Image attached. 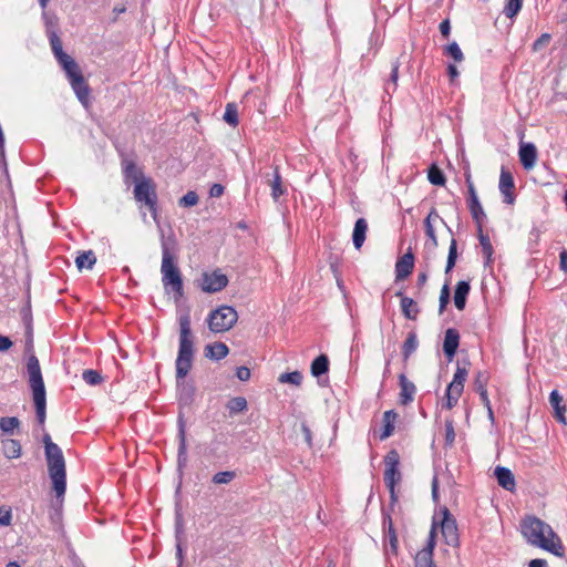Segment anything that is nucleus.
Wrapping results in <instances>:
<instances>
[{"mask_svg": "<svg viewBox=\"0 0 567 567\" xmlns=\"http://www.w3.org/2000/svg\"><path fill=\"white\" fill-rule=\"evenodd\" d=\"M179 338L178 353L175 362L179 401L187 405L194 401L195 386L184 379L189 373L194 360V336L190 328V316L185 312L178 318Z\"/></svg>", "mask_w": 567, "mask_h": 567, "instance_id": "obj_1", "label": "nucleus"}, {"mask_svg": "<svg viewBox=\"0 0 567 567\" xmlns=\"http://www.w3.org/2000/svg\"><path fill=\"white\" fill-rule=\"evenodd\" d=\"M162 282L166 293H174L175 301L184 297L182 272L177 266L176 240L173 236L162 237Z\"/></svg>", "mask_w": 567, "mask_h": 567, "instance_id": "obj_2", "label": "nucleus"}, {"mask_svg": "<svg viewBox=\"0 0 567 567\" xmlns=\"http://www.w3.org/2000/svg\"><path fill=\"white\" fill-rule=\"evenodd\" d=\"M520 528L528 544L547 550L557 557H564V545L548 524L535 516H528L523 519Z\"/></svg>", "mask_w": 567, "mask_h": 567, "instance_id": "obj_3", "label": "nucleus"}, {"mask_svg": "<svg viewBox=\"0 0 567 567\" xmlns=\"http://www.w3.org/2000/svg\"><path fill=\"white\" fill-rule=\"evenodd\" d=\"M43 443L52 488L56 499L62 501L66 491L65 460L62 450L51 441V436L48 433L43 436Z\"/></svg>", "mask_w": 567, "mask_h": 567, "instance_id": "obj_4", "label": "nucleus"}, {"mask_svg": "<svg viewBox=\"0 0 567 567\" xmlns=\"http://www.w3.org/2000/svg\"><path fill=\"white\" fill-rule=\"evenodd\" d=\"M27 373L29 379V385L32 391L37 420L41 425H43L47 416L45 386L39 360L34 354L28 358Z\"/></svg>", "mask_w": 567, "mask_h": 567, "instance_id": "obj_5", "label": "nucleus"}, {"mask_svg": "<svg viewBox=\"0 0 567 567\" xmlns=\"http://www.w3.org/2000/svg\"><path fill=\"white\" fill-rule=\"evenodd\" d=\"M238 320L237 311L230 306H220L207 318L208 328L215 333L230 330Z\"/></svg>", "mask_w": 567, "mask_h": 567, "instance_id": "obj_6", "label": "nucleus"}, {"mask_svg": "<svg viewBox=\"0 0 567 567\" xmlns=\"http://www.w3.org/2000/svg\"><path fill=\"white\" fill-rule=\"evenodd\" d=\"M384 475L383 480L385 486L389 489L391 503L394 504L398 502V496L395 493V485L401 481V472L399 471L400 465V455L396 450H391L384 456Z\"/></svg>", "mask_w": 567, "mask_h": 567, "instance_id": "obj_7", "label": "nucleus"}, {"mask_svg": "<svg viewBox=\"0 0 567 567\" xmlns=\"http://www.w3.org/2000/svg\"><path fill=\"white\" fill-rule=\"evenodd\" d=\"M134 198L138 203H144L151 210L153 219L157 220V194L151 178L138 182L134 186Z\"/></svg>", "mask_w": 567, "mask_h": 567, "instance_id": "obj_8", "label": "nucleus"}, {"mask_svg": "<svg viewBox=\"0 0 567 567\" xmlns=\"http://www.w3.org/2000/svg\"><path fill=\"white\" fill-rule=\"evenodd\" d=\"M228 285V278L219 269L212 272H203L198 286L204 292L215 293L221 291Z\"/></svg>", "mask_w": 567, "mask_h": 567, "instance_id": "obj_9", "label": "nucleus"}, {"mask_svg": "<svg viewBox=\"0 0 567 567\" xmlns=\"http://www.w3.org/2000/svg\"><path fill=\"white\" fill-rule=\"evenodd\" d=\"M441 533L444 537L445 543L451 547L458 546V533L456 520L452 517L446 507H443L441 509Z\"/></svg>", "mask_w": 567, "mask_h": 567, "instance_id": "obj_10", "label": "nucleus"}, {"mask_svg": "<svg viewBox=\"0 0 567 567\" xmlns=\"http://www.w3.org/2000/svg\"><path fill=\"white\" fill-rule=\"evenodd\" d=\"M514 187L515 185L512 173L505 167H502L499 176V192L503 194L504 202L507 204H513L514 202Z\"/></svg>", "mask_w": 567, "mask_h": 567, "instance_id": "obj_11", "label": "nucleus"}, {"mask_svg": "<svg viewBox=\"0 0 567 567\" xmlns=\"http://www.w3.org/2000/svg\"><path fill=\"white\" fill-rule=\"evenodd\" d=\"M460 344V333L454 328H449L445 331L443 341V352L449 361H452Z\"/></svg>", "mask_w": 567, "mask_h": 567, "instance_id": "obj_12", "label": "nucleus"}, {"mask_svg": "<svg viewBox=\"0 0 567 567\" xmlns=\"http://www.w3.org/2000/svg\"><path fill=\"white\" fill-rule=\"evenodd\" d=\"M122 171L124 176L125 184L134 183V186L137 185L138 182L145 181L148 177H145L141 168L136 166L133 161L123 159L122 162Z\"/></svg>", "mask_w": 567, "mask_h": 567, "instance_id": "obj_13", "label": "nucleus"}, {"mask_svg": "<svg viewBox=\"0 0 567 567\" xmlns=\"http://www.w3.org/2000/svg\"><path fill=\"white\" fill-rule=\"evenodd\" d=\"M47 34H48L54 58L58 60V59L62 58L63 55H65L66 53L63 51L62 41L56 32V25L50 20L47 21Z\"/></svg>", "mask_w": 567, "mask_h": 567, "instance_id": "obj_14", "label": "nucleus"}, {"mask_svg": "<svg viewBox=\"0 0 567 567\" xmlns=\"http://www.w3.org/2000/svg\"><path fill=\"white\" fill-rule=\"evenodd\" d=\"M414 267V257L411 252L404 254L395 264V279L402 280L409 277Z\"/></svg>", "mask_w": 567, "mask_h": 567, "instance_id": "obj_15", "label": "nucleus"}, {"mask_svg": "<svg viewBox=\"0 0 567 567\" xmlns=\"http://www.w3.org/2000/svg\"><path fill=\"white\" fill-rule=\"evenodd\" d=\"M519 161L525 169L534 167L537 158V150L533 143L522 144L518 151Z\"/></svg>", "mask_w": 567, "mask_h": 567, "instance_id": "obj_16", "label": "nucleus"}, {"mask_svg": "<svg viewBox=\"0 0 567 567\" xmlns=\"http://www.w3.org/2000/svg\"><path fill=\"white\" fill-rule=\"evenodd\" d=\"M399 385H400V402L402 405L410 404L416 391V388L413 382L409 381L404 374L399 375Z\"/></svg>", "mask_w": 567, "mask_h": 567, "instance_id": "obj_17", "label": "nucleus"}, {"mask_svg": "<svg viewBox=\"0 0 567 567\" xmlns=\"http://www.w3.org/2000/svg\"><path fill=\"white\" fill-rule=\"evenodd\" d=\"M549 403L555 411V417L563 424H567L565 413L567 411L566 405L563 403V396L557 390H553L549 394Z\"/></svg>", "mask_w": 567, "mask_h": 567, "instance_id": "obj_18", "label": "nucleus"}, {"mask_svg": "<svg viewBox=\"0 0 567 567\" xmlns=\"http://www.w3.org/2000/svg\"><path fill=\"white\" fill-rule=\"evenodd\" d=\"M395 296L401 298L400 305L403 316L409 320H415L420 312L416 302L412 298L403 296L402 291H398Z\"/></svg>", "mask_w": 567, "mask_h": 567, "instance_id": "obj_19", "label": "nucleus"}, {"mask_svg": "<svg viewBox=\"0 0 567 567\" xmlns=\"http://www.w3.org/2000/svg\"><path fill=\"white\" fill-rule=\"evenodd\" d=\"M495 477L499 486L506 491H513L515 488V477L511 470L504 466H497L495 468Z\"/></svg>", "mask_w": 567, "mask_h": 567, "instance_id": "obj_20", "label": "nucleus"}, {"mask_svg": "<svg viewBox=\"0 0 567 567\" xmlns=\"http://www.w3.org/2000/svg\"><path fill=\"white\" fill-rule=\"evenodd\" d=\"M79 101L84 105L90 104V86L86 83L84 76L82 79H74V82L70 83Z\"/></svg>", "mask_w": 567, "mask_h": 567, "instance_id": "obj_21", "label": "nucleus"}, {"mask_svg": "<svg viewBox=\"0 0 567 567\" xmlns=\"http://www.w3.org/2000/svg\"><path fill=\"white\" fill-rule=\"evenodd\" d=\"M467 365H468V362L465 363L464 365H461V364H457L456 367V371L453 375V380L452 382L447 385L450 388L451 391H454L456 394L464 390V383L467 379V375H468V370H467Z\"/></svg>", "mask_w": 567, "mask_h": 567, "instance_id": "obj_22", "label": "nucleus"}, {"mask_svg": "<svg viewBox=\"0 0 567 567\" xmlns=\"http://www.w3.org/2000/svg\"><path fill=\"white\" fill-rule=\"evenodd\" d=\"M368 223L364 218H359L353 227L352 241L355 249H360L365 240Z\"/></svg>", "mask_w": 567, "mask_h": 567, "instance_id": "obj_23", "label": "nucleus"}, {"mask_svg": "<svg viewBox=\"0 0 567 567\" xmlns=\"http://www.w3.org/2000/svg\"><path fill=\"white\" fill-rule=\"evenodd\" d=\"M471 290V286L467 281H458L454 291V305L458 310H463L466 305V298Z\"/></svg>", "mask_w": 567, "mask_h": 567, "instance_id": "obj_24", "label": "nucleus"}, {"mask_svg": "<svg viewBox=\"0 0 567 567\" xmlns=\"http://www.w3.org/2000/svg\"><path fill=\"white\" fill-rule=\"evenodd\" d=\"M228 352V347L223 342L209 343L205 347V357L216 361L224 359Z\"/></svg>", "mask_w": 567, "mask_h": 567, "instance_id": "obj_25", "label": "nucleus"}, {"mask_svg": "<svg viewBox=\"0 0 567 567\" xmlns=\"http://www.w3.org/2000/svg\"><path fill=\"white\" fill-rule=\"evenodd\" d=\"M398 414L393 410L385 411L383 413V429L380 434V440L384 441L390 437L394 432V424L396 421Z\"/></svg>", "mask_w": 567, "mask_h": 567, "instance_id": "obj_26", "label": "nucleus"}, {"mask_svg": "<svg viewBox=\"0 0 567 567\" xmlns=\"http://www.w3.org/2000/svg\"><path fill=\"white\" fill-rule=\"evenodd\" d=\"M419 340L414 331L408 333L406 339L402 346V357L406 361L417 349Z\"/></svg>", "mask_w": 567, "mask_h": 567, "instance_id": "obj_27", "label": "nucleus"}, {"mask_svg": "<svg viewBox=\"0 0 567 567\" xmlns=\"http://www.w3.org/2000/svg\"><path fill=\"white\" fill-rule=\"evenodd\" d=\"M478 239L482 246L483 255L485 257V266H489L493 262L494 249L491 244L489 237L483 234V227L481 228V231H478Z\"/></svg>", "mask_w": 567, "mask_h": 567, "instance_id": "obj_28", "label": "nucleus"}, {"mask_svg": "<svg viewBox=\"0 0 567 567\" xmlns=\"http://www.w3.org/2000/svg\"><path fill=\"white\" fill-rule=\"evenodd\" d=\"M96 262L95 254L92 250L82 251L75 258V265L79 270L84 268L92 269Z\"/></svg>", "mask_w": 567, "mask_h": 567, "instance_id": "obj_29", "label": "nucleus"}, {"mask_svg": "<svg viewBox=\"0 0 567 567\" xmlns=\"http://www.w3.org/2000/svg\"><path fill=\"white\" fill-rule=\"evenodd\" d=\"M2 450L8 458H18L21 455V445L13 439L2 441Z\"/></svg>", "mask_w": 567, "mask_h": 567, "instance_id": "obj_30", "label": "nucleus"}, {"mask_svg": "<svg viewBox=\"0 0 567 567\" xmlns=\"http://www.w3.org/2000/svg\"><path fill=\"white\" fill-rule=\"evenodd\" d=\"M329 370V359L326 354H320L311 363V373L313 377H320Z\"/></svg>", "mask_w": 567, "mask_h": 567, "instance_id": "obj_31", "label": "nucleus"}, {"mask_svg": "<svg viewBox=\"0 0 567 567\" xmlns=\"http://www.w3.org/2000/svg\"><path fill=\"white\" fill-rule=\"evenodd\" d=\"M467 206L471 212L472 218L477 224V231H481V228L483 227V221L486 219V214L484 213V209L480 200L468 203Z\"/></svg>", "mask_w": 567, "mask_h": 567, "instance_id": "obj_32", "label": "nucleus"}, {"mask_svg": "<svg viewBox=\"0 0 567 567\" xmlns=\"http://www.w3.org/2000/svg\"><path fill=\"white\" fill-rule=\"evenodd\" d=\"M414 567H436L433 561L431 549H421L414 558Z\"/></svg>", "mask_w": 567, "mask_h": 567, "instance_id": "obj_33", "label": "nucleus"}, {"mask_svg": "<svg viewBox=\"0 0 567 567\" xmlns=\"http://www.w3.org/2000/svg\"><path fill=\"white\" fill-rule=\"evenodd\" d=\"M269 185L271 187V197L275 200H278V198L285 194V188L282 187V181L278 167L275 168L274 179L269 183Z\"/></svg>", "mask_w": 567, "mask_h": 567, "instance_id": "obj_34", "label": "nucleus"}, {"mask_svg": "<svg viewBox=\"0 0 567 567\" xmlns=\"http://www.w3.org/2000/svg\"><path fill=\"white\" fill-rule=\"evenodd\" d=\"M226 408L230 415L245 412L247 410V400L244 396L233 398L227 402Z\"/></svg>", "mask_w": 567, "mask_h": 567, "instance_id": "obj_35", "label": "nucleus"}, {"mask_svg": "<svg viewBox=\"0 0 567 567\" xmlns=\"http://www.w3.org/2000/svg\"><path fill=\"white\" fill-rule=\"evenodd\" d=\"M178 462H181L182 457L186 460V436H185V423L182 416L178 419Z\"/></svg>", "mask_w": 567, "mask_h": 567, "instance_id": "obj_36", "label": "nucleus"}, {"mask_svg": "<svg viewBox=\"0 0 567 567\" xmlns=\"http://www.w3.org/2000/svg\"><path fill=\"white\" fill-rule=\"evenodd\" d=\"M435 217V218H440L435 208H432L431 212L429 213L427 217L425 218L424 220V226H425V234L426 236L432 240V244H433V247H436L437 246V238H436V235H435V230H434V227L431 223V217Z\"/></svg>", "mask_w": 567, "mask_h": 567, "instance_id": "obj_37", "label": "nucleus"}, {"mask_svg": "<svg viewBox=\"0 0 567 567\" xmlns=\"http://www.w3.org/2000/svg\"><path fill=\"white\" fill-rule=\"evenodd\" d=\"M427 178L435 186H443L446 182L443 172L436 165L430 167Z\"/></svg>", "mask_w": 567, "mask_h": 567, "instance_id": "obj_38", "label": "nucleus"}, {"mask_svg": "<svg viewBox=\"0 0 567 567\" xmlns=\"http://www.w3.org/2000/svg\"><path fill=\"white\" fill-rule=\"evenodd\" d=\"M523 6V0H506L503 13L512 19L518 14Z\"/></svg>", "mask_w": 567, "mask_h": 567, "instance_id": "obj_39", "label": "nucleus"}, {"mask_svg": "<svg viewBox=\"0 0 567 567\" xmlns=\"http://www.w3.org/2000/svg\"><path fill=\"white\" fill-rule=\"evenodd\" d=\"M20 421L16 416L0 419V430L4 433L13 434L14 429H18Z\"/></svg>", "mask_w": 567, "mask_h": 567, "instance_id": "obj_40", "label": "nucleus"}, {"mask_svg": "<svg viewBox=\"0 0 567 567\" xmlns=\"http://www.w3.org/2000/svg\"><path fill=\"white\" fill-rule=\"evenodd\" d=\"M278 381L280 383H290L298 386L301 384L302 374L299 371L281 373Z\"/></svg>", "mask_w": 567, "mask_h": 567, "instance_id": "obj_41", "label": "nucleus"}, {"mask_svg": "<svg viewBox=\"0 0 567 567\" xmlns=\"http://www.w3.org/2000/svg\"><path fill=\"white\" fill-rule=\"evenodd\" d=\"M224 121L231 126L238 124V112L237 106L234 103H228L224 113Z\"/></svg>", "mask_w": 567, "mask_h": 567, "instance_id": "obj_42", "label": "nucleus"}, {"mask_svg": "<svg viewBox=\"0 0 567 567\" xmlns=\"http://www.w3.org/2000/svg\"><path fill=\"white\" fill-rule=\"evenodd\" d=\"M82 379L89 385H97L103 381L101 373L92 369L84 370L82 373Z\"/></svg>", "mask_w": 567, "mask_h": 567, "instance_id": "obj_43", "label": "nucleus"}, {"mask_svg": "<svg viewBox=\"0 0 567 567\" xmlns=\"http://www.w3.org/2000/svg\"><path fill=\"white\" fill-rule=\"evenodd\" d=\"M236 477V472L234 471H223L216 473L212 482L216 485L229 484Z\"/></svg>", "mask_w": 567, "mask_h": 567, "instance_id": "obj_44", "label": "nucleus"}, {"mask_svg": "<svg viewBox=\"0 0 567 567\" xmlns=\"http://www.w3.org/2000/svg\"><path fill=\"white\" fill-rule=\"evenodd\" d=\"M56 61L65 72V75L70 74L73 71H76V69L80 68L79 64L74 61V59L71 58L69 54L63 55Z\"/></svg>", "mask_w": 567, "mask_h": 567, "instance_id": "obj_45", "label": "nucleus"}, {"mask_svg": "<svg viewBox=\"0 0 567 567\" xmlns=\"http://www.w3.org/2000/svg\"><path fill=\"white\" fill-rule=\"evenodd\" d=\"M386 523H388L386 537L389 539V544L391 546L392 551L395 553L398 549V537H396V534H395V530H394V527L392 524V519L390 516H388L384 519V526L386 525Z\"/></svg>", "mask_w": 567, "mask_h": 567, "instance_id": "obj_46", "label": "nucleus"}, {"mask_svg": "<svg viewBox=\"0 0 567 567\" xmlns=\"http://www.w3.org/2000/svg\"><path fill=\"white\" fill-rule=\"evenodd\" d=\"M456 249H457L456 240L452 239L450 248H449V256H447L445 272L451 271L453 269V267L455 266V261L457 258Z\"/></svg>", "mask_w": 567, "mask_h": 567, "instance_id": "obj_47", "label": "nucleus"}, {"mask_svg": "<svg viewBox=\"0 0 567 567\" xmlns=\"http://www.w3.org/2000/svg\"><path fill=\"white\" fill-rule=\"evenodd\" d=\"M445 53L450 55L455 62H462L464 60L463 52L456 42L450 43L445 48Z\"/></svg>", "mask_w": 567, "mask_h": 567, "instance_id": "obj_48", "label": "nucleus"}, {"mask_svg": "<svg viewBox=\"0 0 567 567\" xmlns=\"http://www.w3.org/2000/svg\"><path fill=\"white\" fill-rule=\"evenodd\" d=\"M462 391H460L457 394L454 392V391H451L450 388L447 386L446 388V392H445V402L443 403V408H446L449 410H451L452 408H454L457 402H458V399L460 396L462 395Z\"/></svg>", "mask_w": 567, "mask_h": 567, "instance_id": "obj_49", "label": "nucleus"}, {"mask_svg": "<svg viewBox=\"0 0 567 567\" xmlns=\"http://www.w3.org/2000/svg\"><path fill=\"white\" fill-rule=\"evenodd\" d=\"M488 382V374L485 371H478L474 380V390L476 392L485 391Z\"/></svg>", "mask_w": 567, "mask_h": 567, "instance_id": "obj_50", "label": "nucleus"}, {"mask_svg": "<svg viewBox=\"0 0 567 567\" xmlns=\"http://www.w3.org/2000/svg\"><path fill=\"white\" fill-rule=\"evenodd\" d=\"M198 203V195L194 190L187 192L178 202L179 206L192 207Z\"/></svg>", "mask_w": 567, "mask_h": 567, "instance_id": "obj_51", "label": "nucleus"}, {"mask_svg": "<svg viewBox=\"0 0 567 567\" xmlns=\"http://www.w3.org/2000/svg\"><path fill=\"white\" fill-rule=\"evenodd\" d=\"M398 78H399V63L394 62L392 64L390 81L385 87L386 92H390V90L395 91L396 85H398Z\"/></svg>", "mask_w": 567, "mask_h": 567, "instance_id": "obj_52", "label": "nucleus"}, {"mask_svg": "<svg viewBox=\"0 0 567 567\" xmlns=\"http://www.w3.org/2000/svg\"><path fill=\"white\" fill-rule=\"evenodd\" d=\"M450 302V288H449V285L445 284L442 289H441V293H440V306H439V312L442 313L447 303Z\"/></svg>", "mask_w": 567, "mask_h": 567, "instance_id": "obj_53", "label": "nucleus"}, {"mask_svg": "<svg viewBox=\"0 0 567 567\" xmlns=\"http://www.w3.org/2000/svg\"><path fill=\"white\" fill-rule=\"evenodd\" d=\"M12 520V512L10 507H0V526H9Z\"/></svg>", "mask_w": 567, "mask_h": 567, "instance_id": "obj_54", "label": "nucleus"}, {"mask_svg": "<svg viewBox=\"0 0 567 567\" xmlns=\"http://www.w3.org/2000/svg\"><path fill=\"white\" fill-rule=\"evenodd\" d=\"M550 34L549 33H543L534 43H533V50L535 52L542 50L550 42Z\"/></svg>", "mask_w": 567, "mask_h": 567, "instance_id": "obj_55", "label": "nucleus"}, {"mask_svg": "<svg viewBox=\"0 0 567 567\" xmlns=\"http://www.w3.org/2000/svg\"><path fill=\"white\" fill-rule=\"evenodd\" d=\"M466 184H467V192H468L467 204L480 200L478 196L476 194L474 184L472 183L470 176H467V178H466Z\"/></svg>", "mask_w": 567, "mask_h": 567, "instance_id": "obj_56", "label": "nucleus"}, {"mask_svg": "<svg viewBox=\"0 0 567 567\" xmlns=\"http://www.w3.org/2000/svg\"><path fill=\"white\" fill-rule=\"evenodd\" d=\"M250 370L247 368V367H238L237 370H236V377L240 380V381H248L250 379Z\"/></svg>", "mask_w": 567, "mask_h": 567, "instance_id": "obj_57", "label": "nucleus"}, {"mask_svg": "<svg viewBox=\"0 0 567 567\" xmlns=\"http://www.w3.org/2000/svg\"><path fill=\"white\" fill-rule=\"evenodd\" d=\"M445 427H446V434H445V440L449 444H452L454 439H455V432H454V427H453V422L452 421H446L445 422Z\"/></svg>", "mask_w": 567, "mask_h": 567, "instance_id": "obj_58", "label": "nucleus"}, {"mask_svg": "<svg viewBox=\"0 0 567 567\" xmlns=\"http://www.w3.org/2000/svg\"><path fill=\"white\" fill-rule=\"evenodd\" d=\"M435 527H436V522H435V519H433L432 529L430 532L429 539H427V545L424 548V549H431V554L432 555H433V549H434V546H435V540H434Z\"/></svg>", "mask_w": 567, "mask_h": 567, "instance_id": "obj_59", "label": "nucleus"}, {"mask_svg": "<svg viewBox=\"0 0 567 567\" xmlns=\"http://www.w3.org/2000/svg\"><path fill=\"white\" fill-rule=\"evenodd\" d=\"M224 186L221 184H213L210 189H209V195L210 197H215V198H218L220 197L223 194H224Z\"/></svg>", "mask_w": 567, "mask_h": 567, "instance_id": "obj_60", "label": "nucleus"}, {"mask_svg": "<svg viewBox=\"0 0 567 567\" xmlns=\"http://www.w3.org/2000/svg\"><path fill=\"white\" fill-rule=\"evenodd\" d=\"M12 341L9 337L0 334V352H4L12 347Z\"/></svg>", "mask_w": 567, "mask_h": 567, "instance_id": "obj_61", "label": "nucleus"}, {"mask_svg": "<svg viewBox=\"0 0 567 567\" xmlns=\"http://www.w3.org/2000/svg\"><path fill=\"white\" fill-rule=\"evenodd\" d=\"M440 31L443 37L447 38L451 32V25L449 20H444L440 23Z\"/></svg>", "mask_w": 567, "mask_h": 567, "instance_id": "obj_62", "label": "nucleus"}, {"mask_svg": "<svg viewBox=\"0 0 567 567\" xmlns=\"http://www.w3.org/2000/svg\"><path fill=\"white\" fill-rule=\"evenodd\" d=\"M529 567H548V565L545 559L536 558L529 561Z\"/></svg>", "mask_w": 567, "mask_h": 567, "instance_id": "obj_63", "label": "nucleus"}, {"mask_svg": "<svg viewBox=\"0 0 567 567\" xmlns=\"http://www.w3.org/2000/svg\"><path fill=\"white\" fill-rule=\"evenodd\" d=\"M560 267L567 271V250L560 252Z\"/></svg>", "mask_w": 567, "mask_h": 567, "instance_id": "obj_64", "label": "nucleus"}]
</instances>
